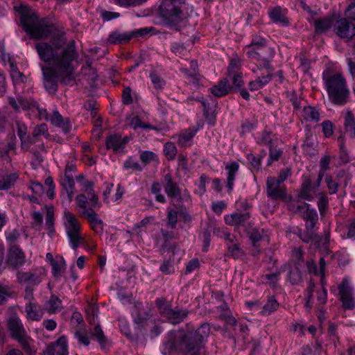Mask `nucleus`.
I'll return each mask as SVG.
<instances>
[{
  "instance_id": "1a4fd4ad",
  "label": "nucleus",
  "mask_w": 355,
  "mask_h": 355,
  "mask_svg": "<svg viewBox=\"0 0 355 355\" xmlns=\"http://www.w3.org/2000/svg\"><path fill=\"white\" fill-rule=\"evenodd\" d=\"M319 187L317 185V180L312 183L309 178L304 176L298 197L304 200L311 201L319 196Z\"/></svg>"
},
{
  "instance_id": "393cba45",
  "label": "nucleus",
  "mask_w": 355,
  "mask_h": 355,
  "mask_svg": "<svg viewBox=\"0 0 355 355\" xmlns=\"http://www.w3.org/2000/svg\"><path fill=\"white\" fill-rule=\"evenodd\" d=\"M232 89V88L226 78L221 80L217 85L210 89L211 94L217 97H221L231 93Z\"/></svg>"
},
{
  "instance_id": "5fc2aeb1",
  "label": "nucleus",
  "mask_w": 355,
  "mask_h": 355,
  "mask_svg": "<svg viewBox=\"0 0 355 355\" xmlns=\"http://www.w3.org/2000/svg\"><path fill=\"white\" fill-rule=\"evenodd\" d=\"M197 62L194 60H192L191 62V68L193 70V72L189 73V69H182V71L189 77H191L193 79V81L195 82L196 80H198L199 76V73L197 71Z\"/></svg>"
},
{
  "instance_id": "79ce46f5",
  "label": "nucleus",
  "mask_w": 355,
  "mask_h": 355,
  "mask_svg": "<svg viewBox=\"0 0 355 355\" xmlns=\"http://www.w3.org/2000/svg\"><path fill=\"white\" fill-rule=\"evenodd\" d=\"M288 277L292 284H298L302 282V275L298 266H295L291 268Z\"/></svg>"
},
{
  "instance_id": "f03ea898",
  "label": "nucleus",
  "mask_w": 355,
  "mask_h": 355,
  "mask_svg": "<svg viewBox=\"0 0 355 355\" xmlns=\"http://www.w3.org/2000/svg\"><path fill=\"white\" fill-rule=\"evenodd\" d=\"M209 332V326L205 323L194 332L190 331L187 334L184 331H171L164 346L168 350H180L184 352H190L192 350L200 351V344L208 337ZM194 353L196 354V352Z\"/></svg>"
},
{
  "instance_id": "4c0bfd02",
  "label": "nucleus",
  "mask_w": 355,
  "mask_h": 355,
  "mask_svg": "<svg viewBox=\"0 0 355 355\" xmlns=\"http://www.w3.org/2000/svg\"><path fill=\"white\" fill-rule=\"evenodd\" d=\"M219 309H220V317L228 324L235 326L236 324V320L232 315L230 309L227 307L226 303L221 305Z\"/></svg>"
},
{
  "instance_id": "f3484780",
  "label": "nucleus",
  "mask_w": 355,
  "mask_h": 355,
  "mask_svg": "<svg viewBox=\"0 0 355 355\" xmlns=\"http://www.w3.org/2000/svg\"><path fill=\"white\" fill-rule=\"evenodd\" d=\"M26 262L24 253L17 245H12L9 250L8 263L14 268H18Z\"/></svg>"
},
{
  "instance_id": "c9c22d12",
  "label": "nucleus",
  "mask_w": 355,
  "mask_h": 355,
  "mask_svg": "<svg viewBox=\"0 0 355 355\" xmlns=\"http://www.w3.org/2000/svg\"><path fill=\"white\" fill-rule=\"evenodd\" d=\"M272 76V73H268L266 76H263L262 77H259L257 80L250 82L249 83L250 90L256 91L262 88L271 80Z\"/></svg>"
},
{
  "instance_id": "2f4dec72",
  "label": "nucleus",
  "mask_w": 355,
  "mask_h": 355,
  "mask_svg": "<svg viewBox=\"0 0 355 355\" xmlns=\"http://www.w3.org/2000/svg\"><path fill=\"white\" fill-rule=\"evenodd\" d=\"M86 63L87 66L82 67L81 73L85 77L89 84L92 85L93 83L97 79V73L96 71L91 67L92 60H90L89 59H87Z\"/></svg>"
},
{
  "instance_id": "4be33fe9",
  "label": "nucleus",
  "mask_w": 355,
  "mask_h": 355,
  "mask_svg": "<svg viewBox=\"0 0 355 355\" xmlns=\"http://www.w3.org/2000/svg\"><path fill=\"white\" fill-rule=\"evenodd\" d=\"M268 15L272 22L276 24H281L284 26L288 25L289 22L287 17H286V12L279 6L270 9Z\"/></svg>"
},
{
  "instance_id": "c85d7f7f",
  "label": "nucleus",
  "mask_w": 355,
  "mask_h": 355,
  "mask_svg": "<svg viewBox=\"0 0 355 355\" xmlns=\"http://www.w3.org/2000/svg\"><path fill=\"white\" fill-rule=\"evenodd\" d=\"M61 186L66 191L69 201L71 202L74 194L75 182L72 176L64 174L60 182Z\"/></svg>"
},
{
  "instance_id": "052dcab7",
  "label": "nucleus",
  "mask_w": 355,
  "mask_h": 355,
  "mask_svg": "<svg viewBox=\"0 0 355 355\" xmlns=\"http://www.w3.org/2000/svg\"><path fill=\"white\" fill-rule=\"evenodd\" d=\"M322 132L326 137H331L334 133V125L333 123L329 121H324L322 123Z\"/></svg>"
},
{
  "instance_id": "72a5a7b5",
  "label": "nucleus",
  "mask_w": 355,
  "mask_h": 355,
  "mask_svg": "<svg viewBox=\"0 0 355 355\" xmlns=\"http://www.w3.org/2000/svg\"><path fill=\"white\" fill-rule=\"evenodd\" d=\"M345 132L351 137L355 136V119L352 112L349 110L347 111L345 117Z\"/></svg>"
},
{
  "instance_id": "6ab92c4d",
  "label": "nucleus",
  "mask_w": 355,
  "mask_h": 355,
  "mask_svg": "<svg viewBox=\"0 0 355 355\" xmlns=\"http://www.w3.org/2000/svg\"><path fill=\"white\" fill-rule=\"evenodd\" d=\"M164 180L166 182L164 190L168 196L171 198H180L181 191L178 184L173 182L171 175L166 174L164 176Z\"/></svg>"
},
{
  "instance_id": "9d476101",
  "label": "nucleus",
  "mask_w": 355,
  "mask_h": 355,
  "mask_svg": "<svg viewBox=\"0 0 355 355\" xmlns=\"http://www.w3.org/2000/svg\"><path fill=\"white\" fill-rule=\"evenodd\" d=\"M40 114L43 116L46 121H50L53 125L61 128L64 133L68 134L70 132L71 125L69 123V119L67 118H63L58 111L54 110L51 115H49L46 110H44L40 112Z\"/></svg>"
},
{
  "instance_id": "bb28decb",
  "label": "nucleus",
  "mask_w": 355,
  "mask_h": 355,
  "mask_svg": "<svg viewBox=\"0 0 355 355\" xmlns=\"http://www.w3.org/2000/svg\"><path fill=\"white\" fill-rule=\"evenodd\" d=\"M239 168V165L236 162H232L225 166V170L227 171V187L230 191L233 189L236 174Z\"/></svg>"
},
{
  "instance_id": "4468645a",
  "label": "nucleus",
  "mask_w": 355,
  "mask_h": 355,
  "mask_svg": "<svg viewBox=\"0 0 355 355\" xmlns=\"http://www.w3.org/2000/svg\"><path fill=\"white\" fill-rule=\"evenodd\" d=\"M250 214L246 211L244 213L234 212L225 216V222L227 225L234 227L238 229L240 227H245L249 224Z\"/></svg>"
},
{
  "instance_id": "c03bdc74",
  "label": "nucleus",
  "mask_w": 355,
  "mask_h": 355,
  "mask_svg": "<svg viewBox=\"0 0 355 355\" xmlns=\"http://www.w3.org/2000/svg\"><path fill=\"white\" fill-rule=\"evenodd\" d=\"M229 78L232 80V86H231L232 88V92L240 90L243 84L241 73L240 72L233 73H232V76Z\"/></svg>"
},
{
  "instance_id": "a18cd8bd",
  "label": "nucleus",
  "mask_w": 355,
  "mask_h": 355,
  "mask_svg": "<svg viewBox=\"0 0 355 355\" xmlns=\"http://www.w3.org/2000/svg\"><path fill=\"white\" fill-rule=\"evenodd\" d=\"M61 301L60 299L56 296L52 295L46 302V309L49 313H55L59 309Z\"/></svg>"
},
{
  "instance_id": "ddd939ff",
  "label": "nucleus",
  "mask_w": 355,
  "mask_h": 355,
  "mask_svg": "<svg viewBox=\"0 0 355 355\" xmlns=\"http://www.w3.org/2000/svg\"><path fill=\"white\" fill-rule=\"evenodd\" d=\"M81 214L88 221L95 233L101 234L103 232L104 223L94 209L89 208L88 210L82 211Z\"/></svg>"
},
{
  "instance_id": "dca6fc26",
  "label": "nucleus",
  "mask_w": 355,
  "mask_h": 355,
  "mask_svg": "<svg viewBox=\"0 0 355 355\" xmlns=\"http://www.w3.org/2000/svg\"><path fill=\"white\" fill-rule=\"evenodd\" d=\"M128 142L127 137H122L121 135L114 134L106 138L105 145L107 149H111L114 152L122 151Z\"/></svg>"
},
{
  "instance_id": "8fccbe9b",
  "label": "nucleus",
  "mask_w": 355,
  "mask_h": 355,
  "mask_svg": "<svg viewBox=\"0 0 355 355\" xmlns=\"http://www.w3.org/2000/svg\"><path fill=\"white\" fill-rule=\"evenodd\" d=\"M141 160L144 164H150L154 161H157V156L152 151H143L140 155Z\"/></svg>"
},
{
  "instance_id": "423d86ee",
  "label": "nucleus",
  "mask_w": 355,
  "mask_h": 355,
  "mask_svg": "<svg viewBox=\"0 0 355 355\" xmlns=\"http://www.w3.org/2000/svg\"><path fill=\"white\" fill-rule=\"evenodd\" d=\"M8 328L12 337L18 341L24 350L30 354L34 352L31 345V339L27 336L24 325L19 318H10L8 321Z\"/></svg>"
},
{
  "instance_id": "7c9ffc66",
  "label": "nucleus",
  "mask_w": 355,
  "mask_h": 355,
  "mask_svg": "<svg viewBox=\"0 0 355 355\" xmlns=\"http://www.w3.org/2000/svg\"><path fill=\"white\" fill-rule=\"evenodd\" d=\"M180 214L184 216L185 220H190L191 217L187 214L180 212L179 211H176L173 209H168L167 214V226L171 229L175 228L178 222V217Z\"/></svg>"
},
{
  "instance_id": "a19ab883",
  "label": "nucleus",
  "mask_w": 355,
  "mask_h": 355,
  "mask_svg": "<svg viewBox=\"0 0 355 355\" xmlns=\"http://www.w3.org/2000/svg\"><path fill=\"white\" fill-rule=\"evenodd\" d=\"M330 163V158L329 156H324L321 158L320 162V171L318 173V176L317 178V185L320 186L321 181L324 177L325 171L329 168V165Z\"/></svg>"
},
{
  "instance_id": "f704fd0d",
  "label": "nucleus",
  "mask_w": 355,
  "mask_h": 355,
  "mask_svg": "<svg viewBox=\"0 0 355 355\" xmlns=\"http://www.w3.org/2000/svg\"><path fill=\"white\" fill-rule=\"evenodd\" d=\"M18 174L16 173H10L3 177L0 180V189L7 190L14 186L17 180L18 179Z\"/></svg>"
},
{
  "instance_id": "774afa93",
  "label": "nucleus",
  "mask_w": 355,
  "mask_h": 355,
  "mask_svg": "<svg viewBox=\"0 0 355 355\" xmlns=\"http://www.w3.org/2000/svg\"><path fill=\"white\" fill-rule=\"evenodd\" d=\"M160 270L166 274H171L173 272V261L171 260H165L160 266Z\"/></svg>"
},
{
  "instance_id": "f8f14e48",
  "label": "nucleus",
  "mask_w": 355,
  "mask_h": 355,
  "mask_svg": "<svg viewBox=\"0 0 355 355\" xmlns=\"http://www.w3.org/2000/svg\"><path fill=\"white\" fill-rule=\"evenodd\" d=\"M274 177H269L267 180V193L272 199H286V192L284 186Z\"/></svg>"
},
{
  "instance_id": "603ef678",
  "label": "nucleus",
  "mask_w": 355,
  "mask_h": 355,
  "mask_svg": "<svg viewBox=\"0 0 355 355\" xmlns=\"http://www.w3.org/2000/svg\"><path fill=\"white\" fill-rule=\"evenodd\" d=\"M150 78L156 89H161L165 85V81L155 71L150 73Z\"/></svg>"
},
{
  "instance_id": "c756f323",
  "label": "nucleus",
  "mask_w": 355,
  "mask_h": 355,
  "mask_svg": "<svg viewBox=\"0 0 355 355\" xmlns=\"http://www.w3.org/2000/svg\"><path fill=\"white\" fill-rule=\"evenodd\" d=\"M132 38V35L130 33H121L116 31L109 35L107 41L110 44L125 43Z\"/></svg>"
},
{
  "instance_id": "bf43d9fd",
  "label": "nucleus",
  "mask_w": 355,
  "mask_h": 355,
  "mask_svg": "<svg viewBox=\"0 0 355 355\" xmlns=\"http://www.w3.org/2000/svg\"><path fill=\"white\" fill-rule=\"evenodd\" d=\"M247 231L249 238L254 245L261 239L262 234L259 230L254 228Z\"/></svg>"
},
{
  "instance_id": "7ed1b4c3",
  "label": "nucleus",
  "mask_w": 355,
  "mask_h": 355,
  "mask_svg": "<svg viewBox=\"0 0 355 355\" xmlns=\"http://www.w3.org/2000/svg\"><path fill=\"white\" fill-rule=\"evenodd\" d=\"M19 13V21L23 29L31 39L48 38L54 30L53 26L44 18H39L35 12L29 7L21 5L16 8Z\"/></svg>"
},
{
  "instance_id": "9b49d317",
  "label": "nucleus",
  "mask_w": 355,
  "mask_h": 355,
  "mask_svg": "<svg viewBox=\"0 0 355 355\" xmlns=\"http://www.w3.org/2000/svg\"><path fill=\"white\" fill-rule=\"evenodd\" d=\"M340 300L344 308L352 309L355 307V301L352 297V290L347 278L343 279L338 286Z\"/></svg>"
},
{
  "instance_id": "f257e3e1",
  "label": "nucleus",
  "mask_w": 355,
  "mask_h": 355,
  "mask_svg": "<svg viewBox=\"0 0 355 355\" xmlns=\"http://www.w3.org/2000/svg\"><path fill=\"white\" fill-rule=\"evenodd\" d=\"M35 49L41 60L47 63L41 66L43 83L49 94L58 90V82L67 85L74 80L75 67L73 62L77 58L75 42L65 44L62 39L53 40L50 42H38Z\"/></svg>"
},
{
  "instance_id": "cd10ccee",
  "label": "nucleus",
  "mask_w": 355,
  "mask_h": 355,
  "mask_svg": "<svg viewBox=\"0 0 355 355\" xmlns=\"http://www.w3.org/2000/svg\"><path fill=\"white\" fill-rule=\"evenodd\" d=\"M187 315V311L182 309H173L172 308L166 315L165 318L172 324L181 322Z\"/></svg>"
},
{
  "instance_id": "680f3d73",
  "label": "nucleus",
  "mask_w": 355,
  "mask_h": 355,
  "mask_svg": "<svg viewBox=\"0 0 355 355\" xmlns=\"http://www.w3.org/2000/svg\"><path fill=\"white\" fill-rule=\"evenodd\" d=\"M76 201L78 207L83 209V211L88 210L87 206V198L85 194L81 193L76 197Z\"/></svg>"
},
{
  "instance_id": "69168bd1",
  "label": "nucleus",
  "mask_w": 355,
  "mask_h": 355,
  "mask_svg": "<svg viewBox=\"0 0 355 355\" xmlns=\"http://www.w3.org/2000/svg\"><path fill=\"white\" fill-rule=\"evenodd\" d=\"M306 205L307 204L300 205L298 203L291 202L290 204H288V209H289V211L293 213H299L302 215Z\"/></svg>"
},
{
  "instance_id": "412c9836",
  "label": "nucleus",
  "mask_w": 355,
  "mask_h": 355,
  "mask_svg": "<svg viewBox=\"0 0 355 355\" xmlns=\"http://www.w3.org/2000/svg\"><path fill=\"white\" fill-rule=\"evenodd\" d=\"M335 21L334 16H327L324 18L315 19L314 26L315 32L318 34L326 32L331 28Z\"/></svg>"
},
{
  "instance_id": "a878e982",
  "label": "nucleus",
  "mask_w": 355,
  "mask_h": 355,
  "mask_svg": "<svg viewBox=\"0 0 355 355\" xmlns=\"http://www.w3.org/2000/svg\"><path fill=\"white\" fill-rule=\"evenodd\" d=\"M10 152L12 153L13 154L17 153L15 137H13L10 139L5 148H3L0 146V157L8 163L12 162V158L9 155Z\"/></svg>"
},
{
  "instance_id": "de8ad7c7",
  "label": "nucleus",
  "mask_w": 355,
  "mask_h": 355,
  "mask_svg": "<svg viewBox=\"0 0 355 355\" xmlns=\"http://www.w3.org/2000/svg\"><path fill=\"white\" fill-rule=\"evenodd\" d=\"M164 153L168 160H173L177 154V148L173 143L167 142L164 145Z\"/></svg>"
},
{
  "instance_id": "58836bf2",
  "label": "nucleus",
  "mask_w": 355,
  "mask_h": 355,
  "mask_svg": "<svg viewBox=\"0 0 355 355\" xmlns=\"http://www.w3.org/2000/svg\"><path fill=\"white\" fill-rule=\"evenodd\" d=\"M51 265L52 266V273L55 277H60L66 268V264L62 257L60 258V261L52 260Z\"/></svg>"
},
{
  "instance_id": "e433bc0d",
  "label": "nucleus",
  "mask_w": 355,
  "mask_h": 355,
  "mask_svg": "<svg viewBox=\"0 0 355 355\" xmlns=\"http://www.w3.org/2000/svg\"><path fill=\"white\" fill-rule=\"evenodd\" d=\"M74 336L78 340L79 343L84 345L85 346H88L90 341L85 327H74Z\"/></svg>"
},
{
  "instance_id": "37998d69",
  "label": "nucleus",
  "mask_w": 355,
  "mask_h": 355,
  "mask_svg": "<svg viewBox=\"0 0 355 355\" xmlns=\"http://www.w3.org/2000/svg\"><path fill=\"white\" fill-rule=\"evenodd\" d=\"M303 111L306 120L313 121H318L320 120V114L313 107H305Z\"/></svg>"
},
{
  "instance_id": "0eeeda50",
  "label": "nucleus",
  "mask_w": 355,
  "mask_h": 355,
  "mask_svg": "<svg viewBox=\"0 0 355 355\" xmlns=\"http://www.w3.org/2000/svg\"><path fill=\"white\" fill-rule=\"evenodd\" d=\"M65 229L70 244L73 250H76L83 242L84 239L80 236V225L76 216L69 211H65Z\"/></svg>"
},
{
  "instance_id": "13d9d810",
  "label": "nucleus",
  "mask_w": 355,
  "mask_h": 355,
  "mask_svg": "<svg viewBox=\"0 0 355 355\" xmlns=\"http://www.w3.org/2000/svg\"><path fill=\"white\" fill-rule=\"evenodd\" d=\"M45 135L46 137L49 136L48 134V127L47 125L45 123L40 124L39 125H37L33 132V137H37L40 135Z\"/></svg>"
},
{
  "instance_id": "473e14b6",
  "label": "nucleus",
  "mask_w": 355,
  "mask_h": 355,
  "mask_svg": "<svg viewBox=\"0 0 355 355\" xmlns=\"http://www.w3.org/2000/svg\"><path fill=\"white\" fill-rule=\"evenodd\" d=\"M279 303L275 296H268L266 303L263 306L261 314L263 315H269L277 311L279 307Z\"/></svg>"
},
{
  "instance_id": "4d7b16f0",
  "label": "nucleus",
  "mask_w": 355,
  "mask_h": 355,
  "mask_svg": "<svg viewBox=\"0 0 355 355\" xmlns=\"http://www.w3.org/2000/svg\"><path fill=\"white\" fill-rule=\"evenodd\" d=\"M228 251L231 256L234 257V259H238L243 255V251L239 247V244L233 243L232 245L229 244Z\"/></svg>"
},
{
  "instance_id": "864d4df0",
  "label": "nucleus",
  "mask_w": 355,
  "mask_h": 355,
  "mask_svg": "<svg viewBox=\"0 0 355 355\" xmlns=\"http://www.w3.org/2000/svg\"><path fill=\"white\" fill-rule=\"evenodd\" d=\"M87 201H89L91 208H96L101 207V203L98 200V195L94 192V190H90V192L87 193Z\"/></svg>"
},
{
  "instance_id": "338daca9",
  "label": "nucleus",
  "mask_w": 355,
  "mask_h": 355,
  "mask_svg": "<svg viewBox=\"0 0 355 355\" xmlns=\"http://www.w3.org/2000/svg\"><path fill=\"white\" fill-rule=\"evenodd\" d=\"M239 67L240 60L239 59H232L228 68L227 76L231 77L232 73L239 72Z\"/></svg>"
},
{
  "instance_id": "6e6d98bb",
  "label": "nucleus",
  "mask_w": 355,
  "mask_h": 355,
  "mask_svg": "<svg viewBox=\"0 0 355 355\" xmlns=\"http://www.w3.org/2000/svg\"><path fill=\"white\" fill-rule=\"evenodd\" d=\"M146 1V0H114V2L120 6L130 7L139 6Z\"/></svg>"
},
{
  "instance_id": "a211bd4d",
  "label": "nucleus",
  "mask_w": 355,
  "mask_h": 355,
  "mask_svg": "<svg viewBox=\"0 0 355 355\" xmlns=\"http://www.w3.org/2000/svg\"><path fill=\"white\" fill-rule=\"evenodd\" d=\"M265 47L266 40L259 36L255 35L252 37L250 44L246 46V54L249 58L260 59V53L254 51V47Z\"/></svg>"
},
{
  "instance_id": "3c124183",
  "label": "nucleus",
  "mask_w": 355,
  "mask_h": 355,
  "mask_svg": "<svg viewBox=\"0 0 355 355\" xmlns=\"http://www.w3.org/2000/svg\"><path fill=\"white\" fill-rule=\"evenodd\" d=\"M314 288H315V284L311 280H310L309 287L306 291L305 307L308 311H310V309L312 307V305L311 304V300L312 298V294H313Z\"/></svg>"
},
{
  "instance_id": "20e7f679",
  "label": "nucleus",
  "mask_w": 355,
  "mask_h": 355,
  "mask_svg": "<svg viewBox=\"0 0 355 355\" xmlns=\"http://www.w3.org/2000/svg\"><path fill=\"white\" fill-rule=\"evenodd\" d=\"M323 81L329 101L336 105H344L349 101L350 91L345 78L340 73L323 74Z\"/></svg>"
},
{
  "instance_id": "e2e57ef3",
  "label": "nucleus",
  "mask_w": 355,
  "mask_h": 355,
  "mask_svg": "<svg viewBox=\"0 0 355 355\" xmlns=\"http://www.w3.org/2000/svg\"><path fill=\"white\" fill-rule=\"evenodd\" d=\"M71 322L73 324H76L77 325H79L78 327H85L83 318L81 313L78 311H75L73 313L71 318Z\"/></svg>"
},
{
  "instance_id": "6e6552de",
  "label": "nucleus",
  "mask_w": 355,
  "mask_h": 355,
  "mask_svg": "<svg viewBox=\"0 0 355 355\" xmlns=\"http://www.w3.org/2000/svg\"><path fill=\"white\" fill-rule=\"evenodd\" d=\"M334 32L343 39H351L355 35V26L346 18L336 20L334 24Z\"/></svg>"
},
{
  "instance_id": "b1692460",
  "label": "nucleus",
  "mask_w": 355,
  "mask_h": 355,
  "mask_svg": "<svg viewBox=\"0 0 355 355\" xmlns=\"http://www.w3.org/2000/svg\"><path fill=\"white\" fill-rule=\"evenodd\" d=\"M91 335L92 337L99 343L101 349H105L110 346V340L105 336L99 324L96 325L91 332Z\"/></svg>"
},
{
  "instance_id": "aec40b11",
  "label": "nucleus",
  "mask_w": 355,
  "mask_h": 355,
  "mask_svg": "<svg viewBox=\"0 0 355 355\" xmlns=\"http://www.w3.org/2000/svg\"><path fill=\"white\" fill-rule=\"evenodd\" d=\"M26 317L32 321L40 320L43 315V311L37 303L35 302H28L25 306Z\"/></svg>"
},
{
  "instance_id": "09e8293b",
  "label": "nucleus",
  "mask_w": 355,
  "mask_h": 355,
  "mask_svg": "<svg viewBox=\"0 0 355 355\" xmlns=\"http://www.w3.org/2000/svg\"><path fill=\"white\" fill-rule=\"evenodd\" d=\"M282 151L277 147L272 146H270L269 159L268 162V166H270L273 162L279 160Z\"/></svg>"
},
{
  "instance_id": "5701e85b",
  "label": "nucleus",
  "mask_w": 355,
  "mask_h": 355,
  "mask_svg": "<svg viewBox=\"0 0 355 355\" xmlns=\"http://www.w3.org/2000/svg\"><path fill=\"white\" fill-rule=\"evenodd\" d=\"M302 216L306 220L307 230H313L318 219L316 211L313 209H309V205L307 204Z\"/></svg>"
},
{
  "instance_id": "2eb2a0df",
  "label": "nucleus",
  "mask_w": 355,
  "mask_h": 355,
  "mask_svg": "<svg viewBox=\"0 0 355 355\" xmlns=\"http://www.w3.org/2000/svg\"><path fill=\"white\" fill-rule=\"evenodd\" d=\"M18 282L30 287H34L42 282L41 274L35 271H19L17 274Z\"/></svg>"
},
{
  "instance_id": "39448f33",
  "label": "nucleus",
  "mask_w": 355,
  "mask_h": 355,
  "mask_svg": "<svg viewBox=\"0 0 355 355\" xmlns=\"http://www.w3.org/2000/svg\"><path fill=\"white\" fill-rule=\"evenodd\" d=\"M184 0H164L159 8L163 23L169 28L179 31V24L184 18Z\"/></svg>"
},
{
  "instance_id": "49530a36",
  "label": "nucleus",
  "mask_w": 355,
  "mask_h": 355,
  "mask_svg": "<svg viewBox=\"0 0 355 355\" xmlns=\"http://www.w3.org/2000/svg\"><path fill=\"white\" fill-rule=\"evenodd\" d=\"M196 130L189 129L184 133L179 135L178 144L180 146H187L195 135Z\"/></svg>"
},
{
  "instance_id": "ea45409f",
  "label": "nucleus",
  "mask_w": 355,
  "mask_h": 355,
  "mask_svg": "<svg viewBox=\"0 0 355 355\" xmlns=\"http://www.w3.org/2000/svg\"><path fill=\"white\" fill-rule=\"evenodd\" d=\"M155 304L159 310V313L164 317L166 316V315L171 309V304L163 297L157 299L155 301Z\"/></svg>"
},
{
  "instance_id": "0e129e2a",
  "label": "nucleus",
  "mask_w": 355,
  "mask_h": 355,
  "mask_svg": "<svg viewBox=\"0 0 355 355\" xmlns=\"http://www.w3.org/2000/svg\"><path fill=\"white\" fill-rule=\"evenodd\" d=\"M328 206V198L326 196L322 195L319 198V200L318 202V207L320 214L323 216L326 211V209Z\"/></svg>"
}]
</instances>
